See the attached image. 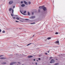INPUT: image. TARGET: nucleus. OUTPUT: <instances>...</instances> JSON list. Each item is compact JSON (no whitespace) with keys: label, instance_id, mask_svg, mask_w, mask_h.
Returning a JSON list of instances; mask_svg holds the SVG:
<instances>
[{"label":"nucleus","instance_id":"20","mask_svg":"<svg viewBox=\"0 0 65 65\" xmlns=\"http://www.w3.org/2000/svg\"><path fill=\"white\" fill-rule=\"evenodd\" d=\"M29 4H31V2H28Z\"/></svg>","mask_w":65,"mask_h":65},{"label":"nucleus","instance_id":"12","mask_svg":"<svg viewBox=\"0 0 65 65\" xmlns=\"http://www.w3.org/2000/svg\"><path fill=\"white\" fill-rule=\"evenodd\" d=\"M12 9L11 8H10L9 9V10L10 11H11V10Z\"/></svg>","mask_w":65,"mask_h":65},{"label":"nucleus","instance_id":"8","mask_svg":"<svg viewBox=\"0 0 65 65\" xmlns=\"http://www.w3.org/2000/svg\"><path fill=\"white\" fill-rule=\"evenodd\" d=\"M0 59H6V58H4V57H1V58H0Z\"/></svg>","mask_w":65,"mask_h":65},{"label":"nucleus","instance_id":"4","mask_svg":"<svg viewBox=\"0 0 65 65\" xmlns=\"http://www.w3.org/2000/svg\"><path fill=\"white\" fill-rule=\"evenodd\" d=\"M24 2L25 4H26V5H28V3H27V2H26L25 1H24Z\"/></svg>","mask_w":65,"mask_h":65},{"label":"nucleus","instance_id":"11","mask_svg":"<svg viewBox=\"0 0 65 65\" xmlns=\"http://www.w3.org/2000/svg\"><path fill=\"white\" fill-rule=\"evenodd\" d=\"M51 39V37H48L47 38L48 40H49V39Z\"/></svg>","mask_w":65,"mask_h":65},{"label":"nucleus","instance_id":"6","mask_svg":"<svg viewBox=\"0 0 65 65\" xmlns=\"http://www.w3.org/2000/svg\"><path fill=\"white\" fill-rule=\"evenodd\" d=\"M12 3H13V2L10 1L9 2V4H12Z\"/></svg>","mask_w":65,"mask_h":65},{"label":"nucleus","instance_id":"17","mask_svg":"<svg viewBox=\"0 0 65 65\" xmlns=\"http://www.w3.org/2000/svg\"><path fill=\"white\" fill-rule=\"evenodd\" d=\"M35 22H34L33 23H31V24H35Z\"/></svg>","mask_w":65,"mask_h":65},{"label":"nucleus","instance_id":"36","mask_svg":"<svg viewBox=\"0 0 65 65\" xmlns=\"http://www.w3.org/2000/svg\"><path fill=\"white\" fill-rule=\"evenodd\" d=\"M48 53H49L50 52V51H47Z\"/></svg>","mask_w":65,"mask_h":65},{"label":"nucleus","instance_id":"37","mask_svg":"<svg viewBox=\"0 0 65 65\" xmlns=\"http://www.w3.org/2000/svg\"><path fill=\"white\" fill-rule=\"evenodd\" d=\"M34 13L33 12L32 13V14H33Z\"/></svg>","mask_w":65,"mask_h":65},{"label":"nucleus","instance_id":"3","mask_svg":"<svg viewBox=\"0 0 65 65\" xmlns=\"http://www.w3.org/2000/svg\"><path fill=\"white\" fill-rule=\"evenodd\" d=\"M54 62V60L52 59L51 60V61L50 62V63H52V62Z\"/></svg>","mask_w":65,"mask_h":65},{"label":"nucleus","instance_id":"21","mask_svg":"<svg viewBox=\"0 0 65 65\" xmlns=\"http://www.w3.org/2000/svg\"><path fill=\"white\" fill-rule=\"evenodd\" d=\"M6 63L5 62H4L2 64H6Z\"/></svg>","mask_w":65,"mask_h":65},{"label":"nucleus","instance_id":"9","mask_svg":"<svg viewBox=\"0 0 65 65\" xmlns=\"http://www.w3.org/2000/svg\"><path fill=\"white\" fill-rule=\"evenodd\" d=\"M25 5L24 4H22L21 5L22 7H24L25 6Z\"/></svg>","mask_w":65,"mask_h":65},{"label":"nucleus","instance_id":"30","mask_svg":"<svg viewBox=\"0 0 65 65\" xmlns=\"http://www.w3.org/2000/svg\"><path fill=\"white\" fill-rule=\"evenodd\" d=\"M26 20H29V19H25Z\"/></svg>","mask_w":65,"mask_h":65},{"label":"nucleus","instance_id":"43","mask_svg":"<svg viewBox=\"0 0 65 65\" xmlns=\"http://www.w3.org/2000/svg\"><path fill=\"white\" fill-rule=\"evenodd\" d=\"M22 65H24V64H22Z\"/></svg>","mask_w":65,"mask_h":65},{"label":"nucleus","instance_id":"32","mask_svg":"<svg viewBox=\"0 0 65 65\" xmlns=\"http://www.w3.org/2000/svg\"><path fill=\"white\" fill-rule=\"evenodd\" d=\"M39 60H40V58H39Z\"/></svg>","mask_w":65,"mask_h":65},{"label":"nucleus","instance_id":"31","mask_svg":"<svg viewBox=\"0 0 65 65\" xmlns=\"http://www.w3.org/2000/svg\"><path fill=\"white\" fill-rule=\"evenodd\" d=\"M16 22H19V21H16Z\"/></svg>","mask_w":65,"mask_h":65},{"label":"nucleus","instance_id":"41","mask_svg":"<svg viewBox=\"0 0 65 65\" xmlns=\"http://www.w3.org/2000/svg\"><path fill=\"white\" fill-rule=\"evenodd\" d=\"M34 35L33 36H32V37H34Z\"/></svg>","mask_w":65,"mask_h":65},{"label":"nucleus","instance_id":"33","mask_svg":"<svg viewBox=\"0 0 65 65\" xmlns=\"http://www.w3.org/2000/svg\"><path fill=\"white\" fill-rule=\"evenodd\" d=\"M34 61H35V59H34Z\"/></svg>","mask_w":65,"mask_h":65},{"label":"nucleus","instance_id":"2","mask_svg":"<svg viewBox=\"0 0 65 65\" xmlns=\"http://www.w3.org/2000/svg\"><path fill=\"white\" fill-rule=\"evenodd\" d=\"M16 63V62H11L10 63V65H13V64H15Z\"/></svg>","mask_w":65,"mask_h":65},{"label":"nucleus","instance_id":"26","mask_svg":"<svg viewBox=\"0 0 65 65\" xmlns=\"http://www.w3.org/2000/svg\"><path fill=\"white\" fill-rule=\"evenodd\" d=\"M3 33H5V31H3L2 32Z\"/></svg>","mask_w":65,"mask_h":65},{"label":"nucleus","instance_id":"7","mask_svg":"<svg viewBox=\"0 0 65 65\" xmlns=\"http://www.w3.org/2000/svg\"><path fill=\"white\" fill-rule=\"evenodd\" d=\"M32 57H33V56H28V58H32Z\"/></svg>","mask_w":65,"mask_h":65},{"label":"nucleus","instance_id":"24","mask_svg":"<svg viewBox=\"0 0 65 65\" xmlns=\"http://www.w3.org/2000/svg\"><path fill=\"white\" fill-rule=\"evenodd\" d=\"M11 16H12V17L13 16V14H11Z\"/></svg>","mask_w":65,"mask_h":65},{"label":"nucleus","instance_id":"18","mask_svg":"<svg viewBox=\"0 0 65 65\" xmlns=\"http://www.w3.org/2000/svg\"><path fill=\"white\" fill-rule=\"evenodd\" d=\"M26 13V11H24V13Z\"/></svg>","mask_w":65,"mask_h":65},{"label":"nucleus","instance_id":"40","mask_svg":"<svg viewBox=\"0 0 65 65\" xmlns=\"http://www.w3.org/2000/svg\"><path fill=\"white\" fill-rule=\"evenodd\" d=\"M45 55H47V54L46 53H45Z\"/></svg>","mask_w":65,"mask_h":65},{"label":"nucleus","instance_id":"1","mask_svg":"<svg viewBox=\"0 0 65 65\" xmlns=\"http://www.w3.org/2000/svg\"><path fill=\"white\" fill-rule=\"evenodd\" d=\"M39 8H42L44 11H45V10H46V9L45 7L42 6V7H41V6H40L39 7Z\"/></svg>","mask_w":65,"mask_h":65},{"label":"nucleus","instance_id":"38","mask_svg":"<svg viewBox=\"0 0 65 65\" xmlns=\"http://www.w3.org/2000/svg\"><path fill=\"white\" fill-rule=\"evenodd\" d=\"M39 12H40V10H39Z\"/></svg>","mask_w":65,"mask_h":65},{"label":"nucleus","instance_id":"5","mask_svg":"<svg viewBox=\"0 0 65 65\" xmlns=\"http://www.w3.org/2000/svg\"><path fill=\"white\" fill-rule=\"evenodd\" d=\"M35 18V16H32L30 17L31 19H34Z\"/></svg>","mask_w":65,"mask_h":65},{"label":"nucleus","instance_id":"42","mask_svg":"<svg viewBox=\"0 0 65 65\" xmlns=\"http://www.w3.org/2000/svg\"><path fill=\"white\" fill-rule=\"evenodd\" d=\"M37 61H38V60H37Z\"/></svg>","mask_w":65,"mask_h":65},{"label":"nucleus","instance_id":"28","mask_svg":"<svg viewBox=\"0 0 65 65\" xmlns=\"http://www.w3.org/2000/svg\"><path fill=\"white\" fill-rule=\"evenodd\" d=\"M52 59V57H50V60L51 59Z\"/></svg>","mask_w":65,"mask_h":65},{"label":"nucleus","instance_id":"23","mask_svg":"<svg viewBox=\"0 0 65 65\" xmlns=\"http://www.w3.org/2000/svg\"><path fill=\"white\" fill-rule=\"evenodd\" d=\"M58 64V63H55V65H57Z\"/></svg>","mask_w":65,"mask_h":65},{"label":"nucleus","instance_id":"13","mask_svg":"<svg viewBox=\"0 0 65 65\" xmlns=\"http://www.w3.org/2000/svg\"><path fill=\"white\" fill-rule=\"evenodd\" d=\"M32 44V43H31L28 44L27 45V46H28V45H30V44Z\"/></svg>","mask_w":65,"mask_h":65},{"label":"nucleus","instance_id":"22","mask_svg":"<svg viewBox=\"0 0 65 65\" xmlns=\"http://www.w3.org/2000/svg\"><path fill=\"white\" fill-rule=\"evenodd\" d=\"M21 4H23V1H21Z\"/></svg>","mask_w":65,"mask_h":65},{"label":"nucleus","instance_id":"19","mask_svg":"<svg viewBox=\"0 0 65 65\" xmlns=\"http://www.w3.org/2000/svg\"><path fill=\"white\" fill-rule=\"evenodd\" d=\"M28 15H30V13H29V12H28Z\"/></svg>","mask_w":65,"mask_h":65},{"label":"nucleus","instance_id":"16","mask_svg":"<svg viewBox=\"0 0 65 65\" xmlns=\"http://www.w3.org/2000/svg\"><path fill=\"white\" fill-rule=\"evenodd\" d=\"M12 14H13V10L12 9Z\"/></svg>","mask_w":65,"mask_h":65},{"label":"nucleus","instance_id":"25","mask_svg":"<svg viewBox=\"0 0 65 65\" xmlns=\"http://www.w3.org/2000/svg\"><path fill=\"white\" fill-rule=\"evenodd\" d=\"M13 19H15V18L14 17H13Z\"/></svg>","mask_w":65,"mask_h":65},{"label":"nucleus","instance_id":"27","mask_svg":"<svg viewBox=\"0 0 65 65\" xmlns=\"http://www.w3.org/2000/svg\"><path fill=\"white\" fill-rule=\"evenodd\" d=\"M58 34V32H56V34Z\"/></svg>","mask_w":65,"mask_h":65},{"label":"nucleus","instance_id":"39","mask_svg":"<svg viewBox=\"0 0 65 65\" xmlns=\"http://www.w3.org/2000/svg\"><path fill=\"white\" fill-rule=\"evenodd\" d=\"M18 63H19V64H20V62H18Z\"/></svg>","mask_w":65,"mask_h":65},{"label":"nucleus","instance_id":"34","mask_svg":"<svg viewBox=\"0 0 65 65\" xmlns=\"http://www.w3.org/2000/svg\"><path fill=\"white\" fill-rule=\"evenodd\" d=\"M35 64H36V65H37V63H36H36H35Z\"/></svg>","mask_w":65,"mask_h":65},{"label":"nucleus","instance_id":"14","mask_svg":"<svg viewBox=\"0 0 65 65\" xmlns=\"http://www.w3.org/2000/svg\"><path fill=\"white\" fill-rule=\"evenodd\" d=\"M20 12H21V13H22V14H24V15H25V14H24L21 11H20Z\"/></svg>","mask_w":65,"mask_h":65},{"label":"nucleus","instance_id":"10","mask_svg":"<svg viewBox=\"0 0 65 65\" xmlns=\"http://www.w3.org/2000/svg\"><path fill=\"white\" fill-rule=\"evenodd\" d=\"M55 42L56 43H59V41H56Z\"/></svg>","mask_w":65,"mask_h":65},{"label":"nucleus","instance_id":"29","mask_svg":"<svg viewBox=\"0 0 65 65\" xmlns=\"http://www.w3.org/2000/svg\"><path fill=\"white\" fill-rule=\"evenodd\" d=\"M15 8V6H13V8Z\"/></svg>","mask_w":65,"mask_h":65},{"label":"nucleus","instance_id":"15","mask_svg":"<svg viewBox=\"0 0 65 65\" xmlns=\"http://www.w3.org/2000/svg\"><path fill=\"white\" fill-rule=\"evenodd\" d=\"M16 19L17 20H19V18H18V17H17L16 18Z\"/></svg>","mask_w":65,"mask_h":65},{"label":"nucleus","instance_id":"35","mask_svg":"<svg viewBox=\"0 0 65 65\" xmlns=\"http://www.w3.org/2000/svg\"><path fill=\"white\" fill-rule=\"evenodd\" d=\"M2 56H3V55H1V56H0V57H2Z\"/></svg>","mask_w":65,"mask_h":65},{"label":"nucleus","instance_id":"44","mask_svg":"<svg viewBox=\"0 0 65 65\" xmlns=\"http://www.w3.org/2000/svg\"><path fill=\"white\" fill-rule=\"evenodd\" d=\"M56 60H57V59H56Z\"/></svg>","mask_w":65,"mask_h":65}]
</instances>
